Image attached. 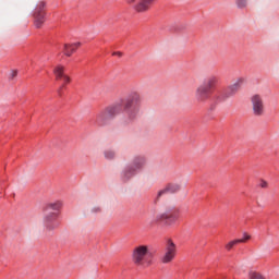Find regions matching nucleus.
<instances>
[{"label": "nucleus", "instance_id": "f257e3e1", "mask_svg": "<svg viewBox=\"0 0 279 279\" xmlns=\"http://www.w3.org/2000/svg\"><path fill=\"white\" fill-rule=\"evenodd\" d=\"M141 104H143V98L138 92H132L123 101L116 102L111 106L102 109L96 117V123L100 128L110 125L117 114L125 112L130 121L138 118L141 114Z\"/></svg>", "mask_w": 279, "mask_h": 279}, {"label": "nucleus", "instance_id": "f03ea898", "mask_svg": "<svg viewBox=\"0 0 279 279\" xmlns=\"http://www.w3.org/2000/svg\"><path fill=\"white\" fill-rule=\"evenodd\" d=\"M219 83V77L213 75L209 76L204 84L199 85L195 90V100L198 104H206L207 100L210 99V95H213V90Z\"/></svg>", "mask_w": 279, "mask_h": 279}, {"label": "nucleus", "instance_id": "7ed1b4c3", "mask_svg": "<svg viewBox=\"0 0 279 279\" xmlns=\"http://www.w3.org/2000/svg\"><path fill=\"white\" fill-rule=\"evenodd\" d=\"M149 256V247L145 245H140L133 250L132 258L134 265L137 267H149L151 260L147 258Z\"/></svg>", "mask_w": 279, "mask_h": 279}, {"label": "nucleus", "instance_id": "20e7f679", "mask_svg": "<svg viewBox=\"0 0 279 279\" xmlns=\"http://www.w3.org/2000/svg\"><path fill=\"white\" fill-rule=\"evenodd\" d=\"M178 219H180V209L178 207H168L166 211L160 213L156 216L157 223L166 222L167 226L175 223Z\"/></svg>", "mask_w": 279, "mask_h": 279}, {"label": "nucleus", "instance_id": "39448f33", "mask_svg": "<svg viewBox=\"0 0 279 279\" xmlns=\"http://www.w3.org/2000/svg\"><path fill=\"white\" fill-rule=\"evenodd\" d=\"M254 117H265V99L260 94H254L250 98Z\"/></svg>", "mask_w": 279, "mask_h": 279}, {"label": "nucleus", "instance_id": "423d86ee", "mask_svg": "<svg viewBox=\"0 0 279 279\" xmlns=\"http://www.w3.org/2000/svg\"><path fill=\"white\" fill-rule=\"evenodd\" d=\"M58 217L60 214L58 211H49L45 214L43 221L47 232H51L60 228V222H58Z\"/></svg>", "mask_w": 279, "mask_h": 279}, {"label": "nucleus", "instance_id": "0eeeda50", "mask_svg": "<svg viewBox=\"0 0 279 279\" xmlns=\"http://www.w3.org/2000/svg\"><path fill=\"white\" fill-rule=\"evenodd\" d=\"M245 84L244 77H239L236 81L229 85L222 93H221V99L226 101V99H230V97H234L239 90H241V86Z\"/></svg>", "mask_w": 279, "mask_h": 279}, {"label": "nucleus", "instance_id": "6e6552de", "mask_svg": "<svg viewBox=\"0 0 279 279\" xmlns=\"http://www.w3.org/2000/svg\"><path fill=\"white\" fill-rule=\"evenodd\" d=\"M178 254V246L173 243V240H168L165 248V254L161 257V263L163 265H168V263H172L173 258Z\"/></svg>", "mask_w": 279, "mask_h": 279}, {"label": "nucleus", "instance_id": "1a4fd4ad", "mask_svg": "<svg viewBox=\"0 0 279 279\" xmlns=\"http://www.w3.org/2000/svg\"><path fill=\"white\" fill-rule=\"evenodd\" d=\"M43 8H45V3H40L34 13V25L37 29H40L45 25V11H43Z\"/></svg>", "mask_w": 279, "mask_h": 279}, {"label": "nucleus", "instance_id": "9d476101", "mask_svg": "<svg viewBox=\"0 0 279 279\" xmlns=\"http://www.w3.org/2000/svg\"><path fill=\"white\" fill-rule=\"evenodd\" d=\"M130 165L137 172L143 171V169H145V165H147V159L143 155H137L133 157Z\"/></svg>", "mask_w": 279, "mask_h": 279}, {"label": "nucleus", "instance_id": "9b49d317", "mask_svg": "<svg viewBox=\"0 0 279 279\" xmlns=\"http://www.w3.org/2000/svg\"><path fill=\"white\" fill-rule=\"evenodd\" d=\"M138 173L130 163L120 173L122 182H130Z\"/></svg>", "mask_w": 279, "mask_h": 279}, {"label": "nucleus", "instance_id": "f8f14e48", "mask_svg": "<svg viewBox=\"0 0 279 279\" xmlns=\"http://www.w3.org/2000/svg\"><path fill=\"white\" fill-rule=\"evenodd\" d=\"M156 3V0H140L135 5H133V10L135 12H147L149 10L150 5H154Z\"/></svg>", "mask_w": 279, "mask_h": 279}, {"label": "nucleus", "instance_id": "ddd939ff", "mask_svg": "<svg viewBox=\"0 0 279 279\" xmlns=\"http://www.w3.org/2000/svg\"><path fill=\"white\" fill-rule=\"evenodd\" d=\"M80 47H82V43L77 41L74 44H63V53L64 56H66L68 58H71L73 56V53H75V51H77V49H80Z\"/></svg>", "mask_w": 279, "mask_h": 279}, {"label": "nucleus", "instance_id": "4468645a", "mask_svg": "<svg viewBox=\"0 0 279 279\" xmlns=\"http://www.w3.org/2000/svg\"><path fill=\"white\" fill-rule=\"evenodd\" d=\"M61 208H62V202L54 201V202L48 203L45 207V210H46V213L49 210H54V213H58V211H60Z\"/></svg>", "mask_w": 279, "mask_h": 279}, {"label": "nucleus", "instance_id": "2eb2a0df", "mask_svg": "<svg viewBox=\"0 0 279 279\" xmlns=\"http://www.w3.org/2000/svg\"><path fill=\"white\" fill-rule=\"evenodd\" d=\"M65 68L64 65H57L53 69V74L56 76V80H63L66 74H64Z\"/></svg>", "mask_w": 279, "mask_h": 279}, {"label": "nucleus", "instance_id": "dca6fc26", "mask_svg": "<svg viewBox=\"0 0 279 279\" xmlns=\"http://www.w3.org/2000/svg\"><path fill=\"white\" fill-rule=\"evenodd\" d=\"M104 156L106 160H114L117 158V150L108 148L104 150Z\"/></svg>", "mask_w": 279, "mask_h": 279}, {"label": "nucleus", "instance_id": "f3484780", "mask_svg": "<svg viewBox=\"0 0 279 279\" xmlns=\"http://www.w3.org/2000/svg\"><path fill=\"white\" fill-rule=\"evenodd\" d=\"M248 279H267V277L265 275H263V272L251 269L248 271Z\"/></svg>", "mask_w": 279, "mask_h": 279}, {"label": "nucleus", "instance_id": "a211bd4d", "mask_svg": "<svg viewBox=\"0 0 279 279\" xmlns=\"http://www.w3.org/2000/svg\"><path fill=\"white\" fill-rule=\"evenodd\" d=\"M166 187L168 189V193H178L181 189L178 183H169Z\"/></svg>", "mask_w": 279, "mask_h": 279}, {"label": "nucleus", "instance_id": "6ab92c4d", "mask_svg": "<svg viewBox=\"0 0 279 279\" xmlns=\"http://www.w3.org/2000/svg\"><path fill=\"white\" fill-rule=\"evenodd\" d=\"M169 193L170 192L167 186L160 190L155 198V204H158V202H160V197H163V195H169Z\"/></svg>", "mask_w": 279, "mask_h": 279}, {"label": "nucleus", "instance_id": "aec40b11", "mask_svg": "<svg viewBox=\"0 0 279 279\" xmlns=\"http://www.w3.org/2000/svg\"><path fill=\"white\" fill-rule=\"evenodd\" d=\"M241 242H243V240H232V241H230V242H228L227 244H226V251L227 252H230V250H232V247H234V245H239V243H241Z\"/></svg>", "mask_w": 279, "mask_h": 279}, {"label": "nucleus", "instance_id": "412c9836", "mask_svg": "<svg viewBox=\"0 0 279 279\" xmlns=\"http://www.w3.org/2000/svg\"><path fill=\"white\" fill-rule=\"evenodd\" d=\"M235 5L239 10H244V8H247V0H235Z\"/></svg>", "mask_w": 279, "mask_h": 279}, {"label": "nucleus", "instance_id": "4be33fe9", "mask_svg": "<svg viewBox=\"0 0 279 279\" xmlns=\"http://www.w3.org/2000/svg\"><path fill=\"white\" fill-rule=\"evenodd\" d=\"M92 215H99L101 214V206L97 205L90 208Z\"/></svg>", "mask_w": 279, "mask_h": 279}, {"label": "nucleus", "instance_id": "5701e85b", "mask_svg": "<svg viewBox=\"0 0 279 279\" xmlns=\"http://www.w3.org/2000/svg\"><path fill=\"white\" fill-rule=\"evenodd\" d=\"M250 239H252V236L250 234H247V233H244L243 238L242 239H238V241H242L240 243H245V242L250 241Z\"/></svg>", "mask_w": 279, "mask_h": 279}, {"label": "nucleus", "instance_id": "b1692460", "mask_svg": "<svg viewBox=\"0 0 279 279\" xmlns=\"http://www.w3.org/2000/svg\"><path fill=\"white\" fill-rule=\"evenodd\" d=\"M62 80L64 84H71V77L69 75L65 74Z\"/></svg>", "mask_w": 279, "mask_h": 279}, {"label": "nucleus", "instance_id": "393cba45", "mask_svg": "<svg viewBox=\"0 0 279 279\" xmlns=\"http://www.w3.org/2000/svg\"><path fill=\"white\" fill-rule=\"evenodd\" d=\"M16 75H19V71L13 70L10 74V80H14V77H16Z\"/></svg>", "mask_w": 279, "mask_h": 279}, {"label": "nucleus", "instance_id": "a878e982", "mask_svg": "<svg viewBox=\"0 0 279 279\" xmlns=\"http://www.w3.org/2000/svg\"><path fill=\"white\" fill-rule=\"evenodd\" d=\"M259 186H260V189H267V186H268L267 181H260Z\"/></svg>", "mask_w": 279, "mask_h": 279}, {"label": "nucleus", "instance_id": "bb28decb", "mask_svg": "<svg viewBox=\"0 0 279 279\" xmlns=\"http://www.w3.org/2000/svg\"><path fill=\"white\" fill-rule=\"evenodd\" d=\"M129 5H136V0H126Z\"/></svg>", "mask_w": 279, "mask_h": 279}, {"label": "nucleus", "instance_id": "cd10ccee", "mask_svg": "<svg viewBox=\"0 0 279 279\" xmlns=\"http://www.w3.org/2000/svg\"><path fill=\"white\" fill-rule=\"evenodd\" d=\"M63 88H64V85H62V86L59 87V89H58V95H59L60 97H62V90H63Z\"/></svg>", "mask_w": 279, "mask_h": 279}, {"label": "nucleus", "instance_id": "c85d7f7f", "mask_svg": "<svg viewBox=\"0 0 279 279\" xmlns=\"http://www.w3.org/2000/svg\"><path fill=\"white\" fill-rule=\"evenodd\" d=\"M113 56H119V58H121L123 56V53H121V52H113Z\"/></svg>", "mask_w": 279, "mask_h": 279}]
</instances>
